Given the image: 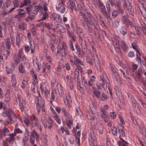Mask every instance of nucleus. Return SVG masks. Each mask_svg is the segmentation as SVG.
<instances>
[{"label": "nucleus", "instance_id": "nucleus-1", "mask_svg": "<svg viewBox=\"0 0 146 146\" xmlns=\"http://www.w3.org/2000/svg\"><path fill=\"white\" fill-rule=\"evenodd\" d=\"M68 5L70 6L72 10L74 9L76 11L80 12L78 16L80 22L83 24L85 21V19L87 18L86 16L88 15V11L85 10L86 7L84 4L79 5L78 4L77 7H75V3L73 1L70 0L67 3Z\"/></svg>", "mask_w": 146, "mask_h": 146}, {"label": "nucleus", "instance_id": "nucleus-2", "mask_svg": "<svg viewBox=\"0 0 146 146\" xmlns=\"http://www.w3.org/2000/svg\"><path fill=\"white\" fill-rule=\"evenodd\" d=\"M70 60L71 66H72L75 64L77 67V69L78 70H82V67L79 64L83 66L84 65V62L81 61L77 56L75 55H74L73 58L72 56L70 57Z\"/></svg>", "mask_w": 146, "mask_h": 146}, {"label": "nucleus", "instance_id": "nucleus-3", "mask_svg": "<svg viewBox=\"0 0 146 146\" xmlns=\"http://www.w3.org/2000/svg\"><path fill=\"white\" fill-rule=\"evenodd\" d=\"M23 54V52L22 49L21 48L18 52L14 54L13 56V60L16 65L18 64L20 62V58L22 56Z\"/></svg>", "mask_w": 146, "mask_h": 146}, {"label": "nucleus", "instance_id": "nucleus-4", "mask_svg": "<svg viewBox=\"0 0 146 146\" xmlns=\"http://www.w3.org/2000/svg\"><path fill=\"white\" fill-rule=\"evenodd\" d=\"M128 96L129 98V100L132 103L133 109L138 114L140 113V111L138 106L136 104V101L133 98L130 93H128Z\"/></svg>", "mask_w": 146, "mask_h": 146}, {"label": "nucleus", "instance_id": "nucleus-5", "mask_svg": "<svg viewBox=\"0 0 146 146\" xmlns=\"http://www.w3.org/2000/svg\"><path fill=\"white\" fill-rule=\"evenodd\" d=\"M59 50H60V53L62 56V58L65 59V56L69 52L66 44L65 42H63L61 43V46L59 48Z\"/></svg>", "mask_w": 146, "mask_h": 146}, {"label": "nucleus", "instance_id": "nucleus-6", "mask_svg": "<svg viewBox=\"0 0 146 146\" xmlns=\"http://www.w3.org/2000/svg\"><path fill=\"white\" fill-rule=\"evenodd\" d=\"M86 16L87 17V18L86 19H85V21L84 23L83 24V23H82L83 26L85 27L86 26V25L85 24V22L86 21V20H88V17L89 19V22H90V25H93L94 26V27H96V19L93 17L92 15L91 14L89 13L88 12V15H86Z\"/></svg>", "mask_w": 146, "mask_h": 146}, {"label": "nucleus", "instance_id": "nucleus-7", "mask_svg": "<svg viewBox=\"0 0 146 146\" xmlns=\"http://www.w3.org/2000/svg\"><path fill=\"white\" fill-rule=\"evenodd\" d=\"M64 3L65 0H61L60 3L56 6L57 10L61 13H63L65 11V9L64 5Z\"/></svg>", "mask_w": 146, "mask_h": 146}, {"label": "nucleus", "instance_id": "nucleus-8", "mask_svg": "<svg viewBox=\"0 0 146 146\" xmlns=\"http://www.w3.org/2000/svg\"><path fill=\"white\" fill-rule=\"evenodd\" d=\"M11 42L12 44H13L15 42V38L12 36H11L10 38H7L5 40L6 48L7 49H9L11 46Z\"/></svg>", "mask_w": 146, "mask_h": 146}, {"label": "nucleus", "instance_id": "nucleus-9", "mask_svg": "<svg viewBox=\"0 0 146 146\" xmlns=\"http://www.w3.org/2000/svg\"><path fill=\"white\" fill-rule=\"evenodd\" d=\"M29 43L30 44V47L29 46L27 45H25L24 46L25 52L27 54H28L31 50V53H33L34 52L35 50V45L31 44L30 42H29Z\"/></svg>", "mask_w": 146, "mask_h": 146}, {"label": "nucleus", "instance_id": "nucleus-10", "mask_svg": "<svg viewBox=\"0 0 146 146\" xmlns=\"http://www.w3.org/2000/svg\"><path fill=\"white\" fill-rule=\"evenodd\" d=\"M24 122L26 125L27 127L30 126L31 129L34 127L33 118L31 117L29 119L26 118L24 120Z\"/></svg>", "mask_w": 146, "mask_h": 146}, {"label": "nucleus", "instance_id": "nucleus-11", "mask_svg": "<svg viewBox=\"0 0 146 146\" xmlns=\"http://www.w3.org/2000/svg\"><path fill=\"white\" fill-rule=\"evenodd\" d=\"M30 133L31 135L30 136L29 141L31 143L32 145H33L35 142V137H38V135L36 132L34 130H33Z\"/></svg>", "mask_w": 146, "mask_h": 146}, {"label": "nucleus", "instance_id": "nucleus-12", "mask_svg": "<svg viewBox=\"0 0 146 146\" xmlns=\"http://www.w3.org/2000/svg\"><path fill=\"white\" fill-rule=\"evenodd\" d=\"M11 77V82L12 83V86L15 89L17 90L18 88L16 86L17 81L16 79L15 74H12Z\"/></svg>", "mask_w": 146, "mask_h": 146}, {"label": "nucleus", "instance_id": "nucleus-13", "mask_svg": "<svg viewBox=\"0 0 146 146\" xmlns=\"http://www.w3.org/2000/svg\"><path fill=\"white\" fill-rule=\"evenodd\" d=\"M18 13L16 15L15 17L17 19L22 18L26 13V12L22 9H18L17 10Z\"/></svg>", "mask_w": 146, "mask_h": 146}, {"label": "nucleus", "instance_id": "nucleus-14", "mask_svg": "<svg viewBox=\"0 0 146 146\" xmlns=\"http://www.w3.org/2000/svg\"><path fill=\"white\" fill-rule=\"evenodd\" d=\"M52 16L53 19L57 23H61L62 22V18L60 15L55 13H53L52 14Z\"/></svg>", "mask_w": 146, "mask_h": 146}, {"label": "nucleus", "instance_id": "nucleus-15", "mask_svg": "<svg viewBox=\"0 0 146 146\" xmlns=\"http://www.w3.org/2000/svg\"><path fill=\"white\" fill-rule=\"evenodd\" d=\"M7 112L8 113L9 119V120L12 121L13 117H16L17 116L15 113L12 111L11 109H7Z\"/></svg>", "mask_w": 146, "mask_h": 146}, {"label": "nucleus", "instance_id": "nucleus-16", "mask_svg": "<svg viewBox=\"0 0 146 146\" xmlns=\"http://www.w3.org/2000/svg\"><path fill=\"white\" fill-rule=\"evenodd\" d=\"M33 116L34 126H36L40 131H41V127L39 123V120H38V118L35 117L34 115H33Z\"/></svg>", "mask_w": 146, "mask_h": 146}, {"label": "nucleus", "instance_id": "nucleus-17", "mask_svg": "<svg viewBox=\"0 0 146 146\" xmlns=\"http://www.w3.org/2000/svg\"><path fill=\"white\" fill-rule=\"evenodd\" d=\"M44 127L45 128L48 127L49 129H51L53 126V123L52 120L49 118L46 122L43 121L42 122Z\"/></svg>", "mask_w": 146, "mask_h": 146}, {"label": "nucleus", "instance_id": "nucleus-18", "mask_svg": "<svg viewBox=\"0 0 146 146\" xmlns=\"http://www.w3.org/2000/svg\"><path fill=\"white\" fill-rule=\"evenodd\" d=\"M37 92L38 93V95L37 96V97L36 98L35 103L36 104V101L37 100V99L39 98H40V99L38 100V103L40 105L41 107H42L44 106L45 102L44 101L43 99L42 98L40 95L39 92L38 91Z\"/></svg>", "mask_w": 146, "mask_h": 146}, {"label": "nucleus", "instance_id": "nucleus-19", "mask_svg": "<svg viewBox=\"0 0 146 146\" xmlns=\"http://www.w3.org/2000/svg\"><path fill=\"white\" fill-rule=\"evenodd\" d=\"M15 133H11L9 134V137L5 140L7 142H8L10 144H13L15 139Z\"/></svg>", "mask_w": 146, "mask_h": 146}, {"label": "nucleus", "instance_id": "nucleus-20", "mask_svg": "<svg viewBox=\"0 0 146 146\" xmlns=\"http://www.w3.org/2000/svg\"><path fill=\"white\" fill-rule=\"evenodd\" d=\"M63 100L64 103L66 105H68L72 102L71 98L68 93L66 94V96L63 98Z\"/></svg>", "mask_w": 146, "mask_h": 146}, {"label": "nucleus", "instance_id": "nucleus-21", "mask_svg": "<svg viewBox=\"0 0 146 146\" xmlns=\"http://www.w3.org/2000/svg\"><path fill=\"white\" fill-rule=\"evenodd\" d=\"M115 41L113 40V44L114 47L115 48H117V49H120V47L119 44H121V41L119 40V38L117 36H116L115 37Z\"/></svg>", "mask_w": 146, "mask_h": 146}, {"label": "nucleus", "instance_id": "nucleus-22", "mask_svg": "<svg viewBox=\"0 0 146 146\" xmlns=\"http://www.w3.org/2000/svg\"><path fill=\"white\" fill-rule=\"evenodd\" d=\"M65 121L68 127L70 129L71 128L73 123V119L72 116L70 117V118L67 119H66Z\"/></svg>", "mask_w": 146, "mask_h": 146}, {"label": "nucleus", "instance_id": "nucleus-23", "mask_svg": "<svg viewBox=\"0 0 146 146\" xmlns=\"http://www.w3.org/2000/svg\"><path fill=\"white\" fill-rule=\"evenodd\" d=\"M118 131L119 135V138L121 140H122L123 137L125 136V133L123 130V127H121V128H119L118 129Z\"/></svg>", "mask_w": 146, "mask_h": 146}, {"label": "nucleus", "instance_id": "nucleus-24", "mask_svg": "<svg viewBox=\"0 0 146 146\" xmlns=\"http://www.w3.org/2000/svg\"><path fill=\"white\" fill-rule=\"evenodd\" d=\"M19 106L20 108L22 111H23L24 109V107L25 105V102L23 99H19Z\"/></svg>", "mask_w": 146, "mask_h": 146}, {"label": "nucleus", "instance_id": "nucleus-25", "mask_svg": "<svg viewBox=\"0 0 146 146\" xmlns=\"http://www.w3.org/2000/svg\"><path fill=\"white\" fill-rule=\"evenodd\" d=\"M129 20L128 15L127 14L123 15L121 19L122 23L125 25H127V22Z\"/></svg>", "mask_w": 146, "mask_h": 146}, {"label": "nucleus", "instance_id": "nucleus-26", "mask_svg": "<svg viewBox=\"0 0 146 146\" xmlns=\"http://www.w3.org/2000/svg\"><path fill=\"white\" fill-rule=\"evenodd\" d=\"M95 77L94 75L92 76L90 79L88 81V85L89 86H92L93 88V86L94 84V82L95 81Z\"/></svg>", "mask_w": 146, "mask_h": 146}, {"label": "nucleus", "instance_id": "nucleus-27", "mask_svg": "<svg viewBox=\"0 0 146 146\" xmlns=\"http://www.w3.org/2000/svg\"><path fill=\"white\" fill-rule=\"evenodd\" d=\"M57 90L60 96V97H63L64 95V92L61 84H58L57 85Z\"/></svg>", "mask_w": 146, "mask_h": 146}, {"label": "nucleus", "instance_id": "nucleus-28", "mask_svg": "<svg viewBox=\"0 0 146 146\" xmlns=\"http://www.w3.org/2000/svg\"><path fill=\"white\" fill-rule=\"evenodd\" d=\"M121 45L123 50L125 52H127L128 51V48L127 45L124 41H121Z\"/></svg>", "mask_w": 146, "mask_h": 146}, {"label": "nucleus", "instance_id": "nucleus-29", "mask_svg": "<svg viewBox=\"0 0 146 146\" xmlns=\"http://www.w3.org/2000/svg\"><path fill=\"white\" fill-rule=\"evenodd\" d=\"M120 32L123 35H126L127 32V29L125 26H121L120 29Z\"/></svg>", "mask_w": 146, "mask_h": 146}, {"label": "nucleus", "instance_id": "nucleus-30", "mask_svg": "<svg viewBox=\"0 0 146 146\" xmlns=\"http://www.w3.org/2000/svg\"><path fill=\"white\" fill-rule=\"evenodd\" d=\"M106 113V111H103V114H102L100 116L104 122L106 123H108L109 122V117L105 114Z\"/></svg>", "mask_w": 146, "mask_h": 146}, {"label": "nucleus", "instance_id": "nucleus-31", "mask_svg": "<svg viewBox=\"0 0 146 146\" xmlns=\"http://www.w3.org/2000/svg\"><path fill=\"white\" fill-rule=\"evenodd\" d=\"M22 36V34H18L17 35L16 44L19 46L20 44V42L21 40Z\"/></svg>", "mask_w": 146, "mask_h": 146}, {"label": "nucleus", "instance_id": "nucleus-32", "mask_svg": "<svg viewBox=\"0 0 146 146\" xmlns=\"http://www.w3.org/2000/svg\"><path fill=\"white\" fill-rule=\"evenodd\" d=\"M40 98H39L37 99V100L36 101V109L38 113H39L41 109L42 110V111H44V107H41L40 105L38 103V100L40 99Z\"/></svg>", "mask_w": 146, "mask_h": 146}, {"label": "nucleus", "instance_id": "nucleus-33", "mask_svg": "<svg viewBox=\"0 0 146 146\" xmlns=\"http://www.w3.org/2000/svg\"><path fill=\"white\" fill-rule=\"evenodd\" d=\"M11 97L10 94V91L9 90H7L6 92L5 95V101L6 102H8L10 100Z\"/></svg>", "mask_w": 146, "mask_h": 146}, {"label": "nucleus", "instance_id": "nucleus-34", "mask_svg": "<svg viewBox=\"0 0 146 146\" xmlns=\"http://www.w3.org/2000/svg\"><path fill=\"white\" fill-rule=\"evenodd\" d=\"M139 9L143 17L146 19V7H144Z\"/></svg>", "mask_w": 146, "mask_h": 146}, {"label": "nucleus", "instance_id": "nucleus-35", "mask_svg": "<svg viewBox=\"0 0 146 146\" xmlns=\"http://www.w3.org/2000/svg\"><path fill=\"white\" fill-rule=\"evenodd\" d=\"M121 141H119L117 144L119 146H128V143L123 139L121 140Z\"/></svg>", "mask_w": 146, "mask_h": 146}, {"label": "nucleus", "instance_id": "nucleus-36", "mask_svg": "<svg viewBox=\"0 0 146 146\" xmlns=\"http://www.w3.org/2000/svg\"><path fill=\"white\" fill-rule=\"evenodd\" d=\"M138 1L137 3L139 9H141L144 7H146V5L143 3V1L142 0H138Z\"/></svg>", "mask_w": 146, "mask_h": 146}, {"label": "nucleus", "instance_id": "nucleus-37", "mask_svg": "<svg viewBox=\"0 0 146 146\" xmlns=\"http://www.w3.org/2000/svg\"><path fill=\"white\" fill-rule=\"evenodd\" d=\"M110 67L111 70L114 75L116 77V76H118L119 74L116 72L115 68L112 64H110Z\"/></svg>", "mask_w": 146, "mask_h": 146}, {"label": "nucleus", "instance_id": "nucleus-38", "mask_svg": "<svg viewBox=\"0 0 146 146\" xmlns=\"http://www.w3.org/2000/svg\"><path fill=\"white\" fill-rule=\"evenodd\" d=\"M33 65L35 69L37 71L40 70L41 66H40L37 62L36 61H35L33 62Z\"/></svg>", "mask_w": 146, "mask_h": 146}, {"label": "nucleus", "instance_id": "nucleus-39", "mask_svg": "<svg viewBox=\"0 0 146 146\" xmlns=\"http://www.w3.org/2000/svg\"><path fill=\"white\" fill-rule=\"evenodd\" d=\"M134 28L137 35H141L142 33V31L140 27L138 26H135Z\"/></svg>", "mask_w": 146, "mask_h": 146}, {"label": "nucleus", "instance_id": "nucleus-40", "mask_svg": "<svg viewBox=\"0 0 146 146\" xmlns=\"http://www.w3.org/2000/svg\"><path fill=\"white\" fill-rule=\"evenodd\" d=\"M86 25L88 28V30L90 32H91L92 30V29L93 28V26L91 25L89 21V20H86Z\"/></svg>", "mask_w": 146, "mask_h": 146}, {"label": "nucleus", "instance_id": "nucleus-41", "mask_svg": "<svg viewBox=\"0 0 146 146\" xmlns=\"http://www.w3.org/2000/svg\"><path fill=\"white\" fill-rule=\"evenodd\" d=\"M57 93L55 90L52 91L51 93V98L52 99L51 101H54V100Z\"/></svg>", "mask_w": 146, "mask_h": 146}, {"label": "nucleus", "instance_id": "nucleus-42", "mask_svg": "<svg viewBox=\"0 0 146 146\" xmlns=\"http://www.w3.org/2000/svg\"><path fill=\"white\" fill-rule=\"evenodd\" d=\"M7 50H6L4 52V54H3V56L4 58L7 60V57L9 56L10 54V51L9 49H7Z\"/></svg>", "mask_w": 146, "mask_h": 146}, {"label": "nucleus", "instance_id": "nucleus-43", "mask_svg": "<svg viewBox=\"0 0 146 146\" xmlns=\"http://www.w3.org/2000/svg\"><path fill=\"white\" fill-rule=\"evenodd\" d=\"M56 25L61 32L64 33L66 32L65 29L63 26L59 24H56Z\"/></svg>", "mask_w": 146, "mask_h": 146}, {"label": "nucleus", "instance_id": "nucleus-44", "mask_svg": "<svg viewBox=\"0 0 146 146\" xmlns=\"http://www.w3.org/2000/svg\"><path fill=\"white\" fill-rule=\"evenodd\" d=\"M92 92L94 95L96 96L98 98L100 99V92L97 90L94 89L92 91Z\"/></svg>", "mask_w": 146, "mask_h": 146}, {"label": "nucleus", "instance_id": "nucleus-45", "mask_svg": "<svg viewBox=\"0 0 146 146\" xmlns=\"http://www.w3.org/2000/svg\"><path fill=\"white\" fill-rule=\"evenodd\" d=\"M53 118L56 121L57 123L59 124H60L61 121L60 117L58 115H52Z\"/></svg>", "mask_w": 146, "mask_h": 146}, {"label": "nucleus", "instance_id": "nucleus-46", "mask_svg": "<svg viewBox=\"0 0 146 146\" xmlns=\"http://www.w3.org/2000/svg\"><path fill=\"white\" fill-rule=\"evenodd\" d=\"M98 7L101 10V12L104 11L106 10L105 6L102 3L100 2L99 4Z\"/></svg>", "mask_w": 146, "mask_h": 146}, {"label": "nucleus", "instance_id": "nucleus-47", "mask_svg": "<svg viewBox=\"0 0 146 146\" xmlns=\"http://www.w3.org/2000/svg\"><path fill=\"white\" fill-rule=\"evenodd\" d=\"M19 72L21 73H24L25 72V70L22 64H20L19 65Z\"/></svg>", "mask_w": 146, "mask_h": 146}, {"label": "nucleus", "instance_id": "nucleus-48", "mask_svg": "<svg viewBox=\"0 0 146 146\" xmlns=\"http://www.w3.org/2000/svg\"><path fill=\"white\" fill-rule=\"evenodd\" d=\"M41 7L38 6H35L34 7V10L33 11V13L35 15H36L38 12V10Z\"/></svg>", "mask_w": 146, "mask_h": 146}, {"label": "nucleus", "instance_id": "nucleus-49", "mask_svg": "<svg viewBox=\"0 0 146 146\" xmlns=\"http://www.w3.org/2000/svg\"><path fill=\"white\" fill-rule=\"evenodd\" d=\"M27 83V79L23 78L21 84V88L22 89H24L26 86Z\"/></svg>", "mask_w": 146, "mask_h": 146}, {"label": "nucleus", "instance_id": "nucleus-50", "mask_svg": "<svg viewBox=\"0 0 146 146\" xmlns=\"http://www.w3.org/2000/svg\"><path fill=\"white\" fill-rule=\"evenodd\" d=\"M107 99V96L104 93H103L101 96H100V98L99 99L102 101H105Z\"/></svg>", "mask_w": 146, "mask_h": 146}, {"label": "nucleus", "instance_id": "nucleus-51", "mask_svg": "<svg viewBox=\"0 0 146 146\" xmlns=\"http://www.w3.org/2000/svg\"><path fill=\"white\" fill-rule=\"evenodd\" d=\"M79 76V70L76 68L74 73V78L75 79H77Z\"/></svg>", "mask_w": 146, "mask_h": 146}, {"label": "nucleus", "instance_id": "nucleus-52", "mask_svg": "<svg viewBox=\"0 0 146 146\" xmlns=\"http://www.w3.org/2000/svg\"><path fill=\"white\" fill-rule=\"evenodd\" d=\"M18 27L21 29L25 30L26 29V25L24 23H21L18 25Z\"/></svg>", "mask_w": 146, "mask_h": 146}, {"label": "nucleus", "instance_id": "nucleus-53", "mask_svg": "<svg viewBox=\"0 0 146 146\" xmlns=\"http://www.w3.org/2000/svg\"><path fill=\"white\" fill-rule=\"evenodd\" d=\"M131 46L132 48H133V49L135 50V51L137 52L138 53V54H139V55H140V54L139 52L137 49V46L136 44V43L135 42H133L132 43Z\"/></svg>", "mask_w": 146, "mask_h": 146}, {"label": "nucleus", "instance_id": "nucleus-54", "mask_svg": "<svg viewBox=\"0 0 146 146\" xmlns=\"http://www.w3.org/2000/svg\"><path fill=\"white\" fill-rule=\"evenodd\" d=\"M48 16V14L46 13H44L42 18L40 19H39L37 21L38 22H39L40 21H42V20H45L46 19L47 17Z\"/></svg>", "mask_w": 146, "mask_h": 146}, {"label": "nucleus", "instance_id": "nucleus-55", "mask_svg": "<svg viewBox=\"0 0 146 146\" xmlns=\"http://www.w3.org/2000/svg\"><path fill=\"white\" fill-rule=\"evenodd\" d=\"M11 4V3L10 1L9 0H7L3 4V6L5 8H8L10 5Z\"/></svg>", "mask_w": 146, "mask_h": 146}, {"label": "nucleus", "instance_id": "nucleus-56", "mask_svg": "<svg viewBox=\"0 0 146 146\" xmlns=\"http://www.w3.org/2000/svg\"><path fill=\"white\" fill-rule=\"evenodd\" d=\"M112 133L114 135L116 136L117 134V128L116 127H113L111 128Z\"/></svg>", "mask_w": 146, "mask_h": 146}, {"label": "nucleus", "instance_id": "nucleus-57", "mask_svg": "<svg viewBox=\"0 0 146 146\" xmlns=\"http://www.w3.org/2000/svg\"><path fill=\"white\" fill-rule=\"evenodd\" d=\"M23 132V131L21 130L19 128H18V127H16L15 129L14 130V133H15V135H16V134L17 133H22Z\"/></svg>", "mask_w": 146, "mask_h": 146}, {"label": "nucleus", "instance_id": "nucleus-58", "mask_svg": "<svg viewBox=\"0 0 146 146\" xmlns=\"http://www.w3.org/2000/svg\"><path fill=\"white\" fill-rule=\"evenodd\" d=\"M98 129L99 130V133L102 134L103 133L104 127L102 125H100L98 126Z\"/></svg>", "mask_w": 146, "mask_h": 146}, {"label": "nucleus", "instance_id": "nucleus-59", "mask_svg": "<svg viewBox=\"0 0 146 146\" xmlns=\"http://www.w3.org/2000/svg\"><path fill=\"white\" fill-rule=\"evenodd\" d=\"M6 70L7 74H9L13 72V70L11 68H10L8 66H6L5 67Z\"/></svg>", "mask_w": 146, "mask_h": 146}, {"label": "nucleus", "instance_id": "nucleus-60", "mask_svg": "<svg viewBox=\"0 0 146 146\" xmlns=\"http://www.w3.org/2000/svg\"><path fill=\"white\" fill-rule=\"evenodd\" d=\"M128 35L129 36L130 38H134L135 36V34L131 31H129L128 33Z\"/></svg>", "mask_w": 146, "mask_h": 146}, {"label": "nucleus", "instance_id": "nucleus-61", "mask_svg": "<svg viewBox=\"0 0 146 146\" xmlns=\"http://www.w3.org/2000/svg\"><path fill=\"white\" fill-rule=\"evenodd\" d=\"M36 86H35V84L33 83L31 84V90L32 92L34 93H36Z\"/></svg>", "mask_w": 146, "mask_h": 146}, {"label": "nucleus", "instance_id": "nucleus-62", "mask_svg": "<svg viewBox=\"0 0 146 146\" xmlns=\"http://www.w3.org/2000/svg\"><path fill=\"white\" fill-rule=\"evenodd\" d=\"M114 88L116 95H117L118 94H121V92L118 87L117 86H115Z\"/></svg>", "mask_w": 146, "mask_h": 146}, {"label": "nucleus", "instance_id": "nucleus-63", "mask_svg": "<svg viewBox=\"0 0 146 146\" xmlns=\"http://www.w3.org/2000/svg\"><path fill=\"white\" fill-rule=\"evenodd\" d=\"M62 111L64 116L69 113L67 110L64 108H62Z\"/></svg>", "mask_w": 146, "mask_h": 146}, {"label": "nucleus", "instance_id": "nucleus-64", "mask_svg": "<svg viewBox=\"0 0 146 146\" xmlns=\"http://www.w3.org/2000/svg\"><path fill=\"white\" fill-rule=\"evenodd\" d=\"M35 19V17H28L25 19V20L26 21L29 22Z\"/></svg>", "mask_w": 146, "mask_h": 146}]
</instances>
